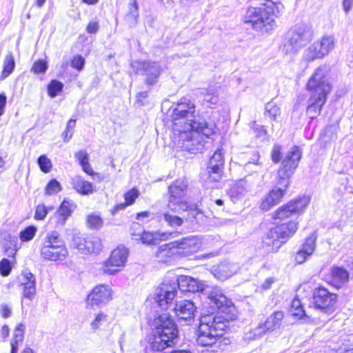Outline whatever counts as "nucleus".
<instances>
[{
	"mask_svg": "<svg viewBox=\"0 0 353 353\" xmlns=\"http://www.w3.org/2000/svg\"><path fill=\"white\" fill-rule=\"evenodd\" d=\"M183 292H200L207 296L208 305L212 311L218 310L223 313L230 312L232 302L229 300L217 288L205 285L203 281L188 276L181 275L174 282L173 285L163 283L156 293V301L162 307H165L175 298L176 286Z\"/></svg>",
	"mask_w": 353,
	"mask_h": 353,
	"instance_id": "nucleus-1",
	"label": "nucleus"
},
{
	"mask_svg": "<svg viewBox=\"0 0 353 353\" xmlns=\"http://www.w3.org/2000/svg\"><path fill=\"white\" fill-rule=\"evenodd\" d=\"M301 158V152L297 146L293 147L288 152L277 171L276 185L262 201L261 210L268 211L281 201L290 185V179L297 168Z\"/></svg>",
	"mask_w": 353,
	"mask_h": 353,
	"instance_id": "nucleus-2",
	"label": "nucleus"
},
{
	"mask_svg": "<svg viewBox=\"0 0 353 353\" xmlns=\"http://www.w3.org/2000/svg\"><path fill=\"white\" fill-rule=\"evenodd\" d=\"M196 106L193 101L187 97L181 98L176 103L172 113V130L181 132L197 129L205 136H210L215 132L214 123H208L202 118L196 117Z\"/></svg>",
	"mask_w": 353,
	"mask_h": 353,
	"instance_id": "nucleus-3",
	"label": "nucleus"
},
{
	"mask_svg": "<svg viewBox=\"0 0 353 353\" xmlns=\"http://www.w3.org/2000/svg\"><path fill=\"white\" fill-rule=\"evenodd\" d=\"M228 321L223 316L211 314L202 315L200 318V325L198 330L196 342L200 346L212 347L213 351L221 349L225 329Z\"/></svg>",
	"mask_w": 353,
	"mask_h": 353,
	"instance_id": "nucleus-4",
	"label": "nucleus"
},
{
	"mask_svg": "<svg viewBox=\"0 0 353 353\" xmlns=\"http://www.w3.org/2000/svg\"><path fill=\"white\" fill-rule=\"evenodd\" d=\"M307 88L312 91L307 101V114L310 119L316 118L327 101V96L331 90L326 70L324 68H318L310 78Z\"/></svg>",
	"mask_w": 353,
	"mask_h": 353,
	"instance_id": "nucleus-5",
	"label": "nucleus"
},
{
	"mask_svg": "<svg viewBox=\"0 0 353 353\" xmlns=\"http://www.w3.org/2000/svg\"><path fill=\"white\" fill-rule=\"evenodd\" d=\"M298 228V223L290 221L270 229L263 239V246L269 252H276L292 236Z\"/></svg>",
	"mask_w": 353,
	"mask_h": 353,
	"instance_id": "nucleus-6",
	"label": "nucleus"
},
{
	"mask_svg": "<svg viewBox=\"0 0 353 353\" xmlns=\"http://www.w3.org/2000/svg\"><path fill=\"white\" fill-rule=\"evenodd\" d=\"M312 37L313 30L310 26L304 23L297 24L288 32L281 50L285 54H296L310 42Z\"/></svg>",
	"mask_w": 353,
	"mask_h": 353,
	"instance_id": "nucleus-7",
	"label": "nucleus"
},
{
	"mask_svg": "<svg viewBox=\"0 0 353 353\" xmlns=\"http://www.w3.org/2000/svg\"><path fill=\"white\" fill-rule=\"evenodd\" d=\"M284 318L282 311H275L263 322H259L256 326L250 328L243 335L246 342L258 340L269 332H272L281 327Z\"/></svg>",
	"mask_w": 353,
	"mask_h": 353,
	"instance_id": "nucleus-8",
	"label": "nucleus"
},
{
	"mask_svg": "<svg viewBox=\"0 0 353 353\" xmlns=\"http://www.w3.org/2000/svg\"><path fill=\"white\" fill-rule=\"evenodd\" d=\"M188 187L186 179H176L168 187L167 206L170 210L177 213L188 210L189 206L185 201Z\"/></svg>",
	"mask_w": 353,
	"mask_h": 353,
	"instance_id": "nucleus-9",
	"label": "nucleus"
},
{
	"mask_svg": "<svg viewBox=\"0 0 353 353\" xmlns=\"http://www.w3.org/2000/svg\"><path fill=\"white\" fill-rule=\"evenodd\" d=\"M174 135L177 137L179 146L183 150L196 154L200 152L204 148V139L210 136H205L197 129L174 132Z\"/></svg>",
	"mask_w": 353,
	"mask_h": 353,
	"instance_id": "nucleus-10",
	"label": "nucleus"
},
{
	"mask_svg": "<svg viewBox=\"0 0 353 353\" xmlns=\"http://www.w3.org/2000/svg\"><path fill=\"white\" fill-rule=\"evenodd\" d=\"M244 22L250 23L255 30L264 32H269L276 26L274 19L267 16L262 8H248L244 16Z\"/></svg>",
	"mask_w": 353,
	"mask_h": 353,
	"instance_id": "nucleus-11",
	"label": "nucleus"
},
{
	"mask_svg": "<svg viewBox=\"0 0 353 353\" xmlns=\"http://www.w3.org/2000/svg\"><path fill=\"white\" fill-rule=\"evenodd\" d=\"M334 45L333 36L324 35L305 50L303 58L307 61L322 59L334 48Z\"/></svg>",
	"mask_w": 353,
	"mask_h": 353,
	"instance_id": "nucleus-12",
	"label": "nucleus"
},
{
	"mask_svg": "<svg viewBox=\"0 0 353 353\" xmlns=\"http://www.w3.org/2000/svg\"><path fill=\"white\" fill-rule=\"evenodd\" d=\"M131 67L135 73L146 76L145 82L148 85H154L163 71L161 64L155 61L135 60L131 62Z\"/></svg>",
	"mask_w": 353,
	"mask_h": 353,
	"instance_id": "nucleus-13",
	"label": "nucleus"
},
{
	"mask_svg": "<svg viewBox=\"0 0 353 353\" xmlns=\"http://www.w3.org/2000/svg\"><path fill=\"white\" fill-rule=\"evenodd\" d=\"M128 256V251L126 248L123 245L118 246L112 252L109 259L103 262L102 271L108 274H117L125 265Z\"/></svg>",
	"mask_w": 353,
	"mask_h": 353,
	"instance_id": "nucleus-14",
	"label": "nucleus"
},
{
	"mask_svg": "<svg viewBox=\"0 0 353 353\" xmlns=\"http://www.w3.org/2000/svg\"><path fill=\"white\" fill-rule=\"evenodd\" d=\"M310 202L308 196H302L291 200L287 204L279 208L272 214L274 219H285L296 214L302 213Z\"/></svg>",
	"mask_w": 353,
	"mask_h": 353,
	"instance_id": "nucleus-15",
	"label": "nucleus"
},
{
	"mask_svg": "<svg viewBox=\"0 0 353 353\" xmlns=\"http://www.w3.org/2000/svg\"><path fill=\"white\" fill-rule=\"evenodd\" d=\"M259 179L257 176L248 175L236 181L228 191V194L233 202L242 199L247 193L252 192L256 186Z\"/></svg>",
	"mask_w": 353,
	"mask_h": 353,
	"instance_id": "nucleus-16",
	"label": "nucleus"
},
{
	"mask_svg": "<svg viewBox=\"0 0 353 353\" xmlns=\"http://www.w3.org/2000/svg\"><path fill=\"white\" fill-rule=\"evenodd\" d=\"M152 326L157 333L177 340L179 331L176 325L167 314H162L155 318Z\"/></svg>",
	"mask_w": 353,
	"mask_h": 353,
	"instance_id": "nucleus-17",
	"label": "nucleus"
},
{
	"mask_svg": "<svg viewBox=\"0 0 353 353\" xmlns=\"http://www.w3.org/2000/svg\"><path fill=\"white\" fill-rule=\"evenodd\" d=\"M176 340L154 331L145 348V353H167L163 352L168 347L175 345Z\"/></svg>",
	"mask_w": 353,
	"mask_h": 353,
	"instance_id": "nucleus-18",
	"label": "nucleus"
},
{
	"mask_svg": "<svg viewBox=\"0 0 353 353\" xmlns=\"http://www.w3.org/2000/svg\"><path fill=\"white\" fill-rule=\"evenodd\" d=\"M312 296L315 307L324 312H328L336 301V295L323 287L315 289Z\"/></svg>",
	"mask_w": 353,
	"mask_h": 353,
	"instance_id": "nucleus-19",
	"label": "nucleus"
},
{
	"mask_svg": "<svg viewBox=\"0 0 353 353\" xmlns=\"http://www.w3.org/2000/svg\"><path fill=\"white\" fill-rule=\"evenodd\" d=\"M179 257L189 256L197 252L201 247V241L197 236H190L174 241Z\"/></svg>",
	"mask_w": 353,
	"mask_h": 353,
	"instance_id": "nucleus-20",
	"label": "nucleus"
},
{
	"mask_svg": "<svg viewBox=\"0 0 353 353\" xmlns=\"http://www.w3.org/2000/svg\"><path fill=\"white\" fill-rule=\"evenodd\" d=\"M224 164L223 154L217 150L210 159L207 168L208 177L212 181H219L223 176Z\"/></svg>",
	"mask_w": 353,
	"mask_h": 353,
	"instance_id": "nucleus-21",
	"label": "nucleus"
},
{
	"mask_svg": "<svg viewBox=\"0 0 353 353\" xmlns=\"http://www.w3.org/2000/svg\"><path fill=\"white\" fill-rule=\"evenodd\" d=\"M112 298L111 289L105 285L95 287L88 295L87 303L89 305H100L107 303Z\"/></svg>",
	"mask_w": 353,
	"mask_h": 353,
	"instance_id": "nucleus-22",
	"label": "nucleus"
},
{
	"mask_svg": "<svg viewBox=\"0 0 353 353\" xmlns=\"http://www.w3.org/2000/svg\"><path fill=\"white\" fill-rule=\"evenodd\" d=\"M174 310L176 315L180 319L184 320L190 323L194 319L196 307L192 301L183 300L175 304Z\"/></svg>",
	"mask_w": 353,
	"mask_h": 353,
	"instance_id": "nucleus-23",
	"label": "nucleus"
},
{
	"mask_svg": "<svg viewBox=\"0 0 353 353\" xmlns=\"http://www.w3.org/2000/svg\"><path fill=\"white\" fill-rule=\"evenodd\" d=\"M316 236L314 233L310 235L303 244L301 248L296 252L295 256L296 261L301 264L305 261L307 257L310 256L316 248Z\"/></svg>",
	"mask_w": 353,
	"mask_h": 353,
	"instance_id": "nucleus-24",
	"label": "nucleus"
},
{
	"mask_svg": "<svg viewBox=\"0 0 353 353\" xmlns=\"http://www.w3.org/2000/svg\"><path fill=\"white\" fill-rule=\"evenodd\" d=\"M41 255L44 259L48 261H63L68 256V251L67 248L41 246Z\"/></svg>",
	"mask_w": 353,
	"mask_h": 353,
	"instance_id": "nucleus-25",
	"label": "nucleus"
},
{
	"mask_svg": "<svg viewBox=\"0 0 353 353\" xmlns=\"http://www.w3.org/2000/svg\"><path fill=\"white\" fill-rule=\"evenodd\" d=\"M174 241L161 245L156 252V256L159 261L167 263L172 259L179 258L177 248Z\"/></svg>",
	"mask_w": 353,
	"mask_h": 353,
	"instance_id": "nucleus-26",
	"label": "nucleus"
},
{
	"mask_svg": "<svg viewBox=\"0 0 353 353\" xmlns=\"http://www.w3.org/2000/svg\"><path fill=\"white\" fill-rule=\"evenodd\" d=\"M330 273V283L336 288H342L349 281L350 274L342 267H332Z\"/></svg>",
	"mask_w": 353,
	"mask_h": 353,
	"instance_id": "nucleus-27",
	"label": "nucleus"
},
{
	"mask_svg": "<svg viewBox=\"0 0 353 353\" xmlns=\"http://www.w3.org/2000/svg\"><path fill=\"white\" fill-rule=\"evenodd\" d=\"M35 276L30 272H26L22 275L21 285L23 286V296L30 300L36 292Z\"/></svg>",
	"mask_w": 353,
	"mask_h": 353,
	"instance_id": "nucleus-28",
	"label": "nucleus"
},
{
	"mask_svg": "<svg viewBox=\"0 0 353 353\" xmlns=\"http://www.w3.org/2000/svg\"><path fill=\"white\" fill-rule=\"evenodd\" d=\"M72 185L74 190L81 195L88 196L95 192L92 183L79 175L72 179Z\"/></svg>",
	"mask_w": 353,
	"mask_h": 353,
	"instance_id": "nucleus-29",
	"label": "nucleus"
},
{
	"mask_svg": "<svg viewBox=\"0 0 353 353\" xmlns=\"http://www.w3.org/2000/svg\"><path fill=\"white\" fill-rule=\"evenodd\" d=\"M214 276L220 279L225 280L232 276L236 272V266L228 262L219 263L214 270Z\"/></svg>",
	"mask_w": 353,
	"mask_h": 353,
	"instance_id": "nucleus-30",
	"label": "nucleus"
},
{
	"mask_svg": "<svg viewBox=\"0 0 353 353\" xmlns=\"http://www.w3.org/2000/svg\"><path fill=\"white\" fill-rule=\"evenodd\" d=\"M261 5L267 16H271L272 18L279 17L283 10V6L281 3H276L272 0H264Z\"/></svg>",
	"mask_w": 353,
	"mask_h": 353,
	"instance_id": "nucleus-31",
	"label": "nucleus"
},
{
	"mask_svg": "<svg viewBox=\"0 0 353 353\" xmlns=\"http://www.w3.org/2000/svg\"><path fill=\"white\" fill-rule=\"evenodd\" d=\"M42 246L66 248L64 241L57 231H52L47 234Z\"/></svg>",
	"mask_w": 353,
	"mask_h": 353,
	"instance_id": "nucleus-32",
	"label": "nucleus"
},
{
	"mask_svg": "<svg viewBox=\"0 0 353 353\" xmlns=\"http://www.w3.org/2000/svg\"><path fill=\"white\" fill-rule=\"evenodd\" d=\"M73 204L68 201L64 200L57 212V222L63 225L67 219L71 215Z\"/></svg>",
	"mask_w": 353,
	"mask_h": 353,
	"instance_id": "nucleus-33",
	"label": "nucleus"
},
{
	"mask_svg": "<svg viewBox=\"0 0 353 353\" xmlns=\"http://www.w3.org/2000/svg\"><path fill=\"white\" fill-rule=\"evenodd\" d=\"M15 68V61L11 52L7 54L3 60V70L0 74V80L3 81L9 77Z\"/></svg>",
	"mask_w": 353,
	"mask_h": 353,
	"instance_id": "nucleus-34",
	"label": "nucleus"
},
{
	"mask_svg": "<svg viewBox=\"0 0 353 353\" xmlns=\"http://www.w3.org/2000/svg\"><path fill=\"white\" fill-rule=\"evenodd\" d=\"M85 248L84 254L98 252L101 250V242L99 238L97 236L84 237Z\"/></svg>",
	"mask_w": 353,
	"mask_h": 353,
	"instance_id": "nucleus-35",
	"label": "nucleus"
},
{
	"mask_svg": "<svg viewBox=\"0 0 353 353\" xmlns=\"http://www.w3.org/2000/svg\"><path fill=\"white\" fill-rule=\"evenodd\" d=\"M161 220H163L169 227L173 228H177L183 223V219L181 217L172 214L169 212L163 213Z\"/></svg>",
	"mask_w": 353,
	"mask_h": 353,
	"instance_id": "nucleus-36",
	"label": "nucleus"
},
{
	"mask_svg": "<svg viewBox=\"0 0 353 353\" xmlns=\"http://www.w3.org/2000/svg\"><path fill=\"white\" fill-rule=\"evenodd\" d=\"M126 17L131 21V24L134 26L139 17V6L137 0H130L128 3V12Z\"/></svg>",
	"mask_w": 353,
	"mask_h": 353,
	"instance_id": "nucleus-37",
	"label": "nucleus"
},
{
	"mask_svg": "<svg viewBox=\"0 0 353 353\" xmlns=\"http://www.w3.org/2000/svg\"><path fill=\"white\" fill-rule=\"evenodd\" d=\"M134 228L137 230H139V232L137 233V236H139V239L141 240L143 243L145 244H152L154 243V238L153 235L150 232H146L143 231L141 227V225L139 223H134L132 225V229ZM132 236H136L135 234L132 233ZM136 239H138V238H136Z\"/></svg>",
	"mask_w": 353,
	"mask_h": 353,
	"instance_id": "nucleus-38",
	"label": "nucleus"
},
{
	"mask_svg": "<svg viewBox=\"0 0 353 353\" xmlns=\"http://www.w3.org/2000/svg\"><path fill=\"white\" fill-rule=\"evenodd\" d=\"M63 84L61 81L53 79L51 80L48 85V93L51 98H54L57 96L59 92L62 91Z\"/></svg>",
	"mask_w": 353,
	"mask_h": 353,
	"instance_id": "nucleus-39",
	"label": "nucleus"
},
{
	"mask_svg": "<svg viewBox=\"0 0 353 353\" xmlns=\"http://www.w3.org/2000/svg\"><path fill=\"white\" fill-rule=\"evenodd\" d=\"M62 190L61 183L55 179H51L45 188V195L51 196Z\"/></svg>",
	"mask_w": 353,
	"mask_h": 353,
	"instance_id": "nucleus-40",
	"label": "nucleus"
},
{
	"mask_svg": "<svg viewBox=\"0 0 353 353\" xmlns=\"http://www.w3.org/2000/svg\"><path fill=\"white\" fill-rule=\"evenodd\" d=\"M290 312L292 316L299 318H301L305 315V311L299 299H294L292 301Z\"/></svg>",
	"mask_w": 353,
	"mask_h": 353,
	"instance_id": "nucleus-41",
	"label": "nucleus"
},
{
	"mask_svg": "<svg viewBox=\"0 0 353 353\" xmlns=\"http://www.w3.org/2000/svg\"><path fill=\"white\" fill-rule=\"evenodd\" d=\"M37 229L34 226H28L20 232V239L22 241H28L33 239Z\"/></svg>",
	"mask_w": 353,
	"mask_h": 353,
	"instance_id": "nucleus-42",
	"label": "nucleus"
},
{
	"mask_svg": "<svg viewBox=\"0 0 353 353\" xmlns=\"http://www.w3.org/2000/svg\"><path fill=\"white\" fill-rule=\"evenodd\" d=\"M37 163L40 167V169L45 173H48L50 171L52 168V163L46 155L40 156L37 159Z\"/></svg>",
	"mask_w": 353,
	"mask_h": 353,
	"instance_id": "nucleus-43",
	"label": "nucleus"
},
{
	"mask_svg": "<svg viewBox=\"0 0 353 353\" xmlns=\"http://www.w3.org/2000/svg\"><path fill=\"white\" fill-rule=\"evenodd\" d=\"M87 223L90 228L97 229L102 226L103 220L98 215L91 214L87 218Z\"/></svg>",
	"mask_w": 353,
	"mask_h": 353,
	"instance_id": "nucleus-44",
	"label": "nucleus"
},
{
	"mask_svg": "<svg viewBox=\"0 0 353 353\" xmlns=\"http://www.w3.org/2000/svg\"><path fill=\"white\" fill-rule=\"evenodd\" d=\"M48 69L47 63L43 60H39L34 63L31 71L35 74L45 73Z\"/></svg>",
	"mask_w": 353,
	"mask_h": 353,
	"instance_id": "nucleus-45",
	"label": "nucleus"
},
{
	"mask_svg": "<svg viewBox=\"0 0 353 353\" xmlns=\"http://www.w3.org/2000/svg\"><path fill=\"white\" fill-rule=\"evenodd\" d=\"M12 270L11 261L7 259H3L0 261V274L3 276H7Z\"/></svg>",
	"mask_w": 353,
	"mask_h": 353,
	"instance_id": "nucleus-46",
	"label": "nucleus"
},
{
	"mask_svg": "<svg viewBox=\"0 0 353 353\" xmlns=\"http://www.w3.org/2000/svg\"><path fill=\"white\" fill-rule=\"evenodd\" d=\"M265 110L269 117L274 120H276L277 116L281 113L280 108L273 103H268L265 106Z\"/></svg>",
	"mask_w": 353,
	"mask_h": 353,
	"instance_id": "nucleus-47",
	"label": "nucleus"
},
{
	"mask_svg": "<svg viewBox=\"0 0 353 353\" xmlns=\"http://www.w3.org/2000/svg\"><path fill=\"white\" fill-rule=\"evenodd\" d=\"M72 246L81 253H85V243L84 236H74L72 240Z\"/></svg>",
	"mask_w": 353,
	"mask_h": 353,
	"instance_id": "nucleus-48",
	"label": "nucleus"
},
{
	"mask_svg": "<svg viewBox=\"0 0 353 353\" xmlns=\"http://www.w3.org/2000/svg\"><path fill=\"white\" fill-rule=\"evenodd\" d=\"M282 147L279 144H274L273 145L272 152H271V158L272 161L274 163H278L282 157Z\"/></svg>",
	"mask_w": 353,
	"mask_h": 353,
	"instance_id": "nucleus-49",
	"label": "nucleus"
},
{
	"mask_svg": "<svg viewBox=\"0 0 353 353\" xmlns=\"http://www.w3.org/2000/svg\"><path fill=\"white\" fill-rule=\"evenodd\" d=\"M85 65V59L81 55H77L71 61V66L78 71H81Z\"/></svg>",
	"mask_w": 353,
	"mask_h": 353,
	"instance_id": "nucleus-50",
	"label": "nucleus"
},
{
	"mask_svg": "<svg viewBox=\"0 0 353 353\" xmlns=\"http://www.w3.org/2000/svg\"><path fill=\"white\" fill-rule=\"evenodd\" d=\"M25 325L23 323L18 324L14 330L12 339L16 341H23L25 332Z\"/></svg>",
	"mask_w": 353,
	"mask_h": 353,
	"instance_id": "nucleus-51",
	"label": "nucleus"
},
{
	"mask_svg": "<svg viewBox=\"0 0 353 353\" xmlns=\"http://www.w3.org/2000/svg\"><path fill=\"white\" fill-rule=\"evenodd\" d=\"M48 214V208L43 204L38 205L36 208L34 218L37 220H43Z\"/></svg>",
	"mask_w": 353,
	"mask_h": 353,
	"instance_id": "nucleus-52",
	"label": "nucleus"
},
{
	"mask_svg": "<svg viewBox=\"0 0 353 353\" xmlns=\"http://www.w3.org/2000/svg\"><path fill=\"white\" fill-rule=\"evenodd\" d=\"M75 159L79 161L80 165H83L84 163H89L88 161V153L85 150L78 151L74 154Z\"/></svg>",
	"mask_w": 353,
	"mask_h": 353,
	"instance_id": "nucleus-53",
	"label": "nucleus"
},
{
	"mask_svg": "<svg viewBox=\"0 0 353 353\" xmlns=\"http://www.w3.org/2000/svg\"><path fill=\"white\" fill-rule=\"evenodd\" d=\"M250 127L253 129L254 132L258 137H264L266 134V130L263 125L256 123L253 121L250 123Z\"/></svg>",
	"mask_w": 353,
	"mask_h": 353,
	"instance_id": "nucleus-54",
	"label": "nucleus"
},
{
	"mask_svg": "<svg viewBox=\"0 0 353 353\" xmlns=\"http://www.w3.org/2000/svg\"><path fill=\"white\" fill-rule=\"evenodd\" d=\"M138 195L139 192L136 189H132L128 192L125 194V200L127 204H128L129 205L132 204L134 202L136 198L138 196Z\"/></svg>",
	"mask_w": 353,
	"mask_h": 353,
	"instance_id": "nucleus-55",
	"label": "nucleus"
},
{
	"mask_svg": "<svg viewBox=\"0 0 353 353\" xmlns=\"http://www.w3.org/2000/svg\"><path fill=\"white\" fill-rule=\"evenodd\" d=\"M205 96L204 101L211 104H216L218 102V99L212 93H209L207 89H203L201 92Z\"/></svg>",
	"mask_w": 353,
	"mask_h": 353,
	"instance_id": "nucleus-56",
	"label": "nucleus"
},
{
	"mask_svg": "<svg viewBox=\"0 0 353 353\" xmlns=\"http://www.w3.org/2000/svg\"><path fill=\"white\" fill-rule=\"evenodd\" d=\"M106 316L103 314H99L95 319L91 323V326L93 329H97L99 325H100V323L101 321H106Z\"/></svg>",
	"mask_w": 353,
	"mask_h": 353,
	"instance_id": "nucleus-57",
	"label": "nucleus"
},
{
	"mask_svg": "<svg viewBox=\"0 0 353 353\" xmlns=\"http://www.w3.org/2000/svg\"><path fill=\"white\" fill-rule=\"evenodd\" d=\"M99 29V25L97 22H90L87 26L86 30L88 33L94 34Z\"/></svg>",
	"mask_w": 353,
	"mask_h": 353,
	"instance_id": "nucleus-58",
	"label": "nucleus"
},
{
	"mask_svg": "<svg viewBox=\"0 0 353 353\" xmlns=\"http://www.w3.org/2000/svg\"><path fill=\"white\" fill-rule=\"evenodd\" d=\"M81 168H82V170H83V172L90 176H93L94 175H98V174L95 173L93 171L90 163H84L83 165H81Z\"/></svg>",
	"mask_w": 353,
	"mask_h": 353,
	"instance_id": "nucleus-59",
	"label": "nucleus"
},
{
	"mask_svg": "<svg viewBox=\"0 0 353 353\" xmlns=\"http://www.w3.org/2000/svg\"><path fill=\"white\" fill-rule=\"evenodd\" d=\"M353 6V0H343V8L345 13H348Z\"/></svg>",
	"mask_w": 353,
	"mask_h": 353,
	"instance_id": "nucleus-60",
	"label": "nucleus"
},
{
	"mask_svg": "<svg viewBox=\"0 0 353 353\" xmlns=\"http://www.w3.org/2000/svg\"><path fill=\"white\" fill-rule=\"evenodd\" d=\"M1 307V316L3 318H8L11 315L10 308L6 304L2 305Z\"/></svg>",
	"mask_w": 353,
	"mask_h": 353,
	"instance_id": "nucleus-61",
	"label": "nucleus"
},
{
	"mask_svg": "<svg viewBox=\"0 0 353 353\" xmlns=\"http://www.w3.org/2000/svg\"><path fill=\"white\" fill-rule=\"evenodd\" d=\"M7 98L4 94H0V116L3 114L4 108L6 104Z\"/></svg>",
	"mask_w": 353,
	"mask_h": 353,
	"instance_id": "nucleus-62",
	"label": "nucleus"
},
{
	"mask_svg": "<svg viewBox=\"0 0 353 353\" xmlns=\"http://www.w3.org/2000/svg\"><path fill=\"white\" fill-rule=\"evenodd\" d=\"M5 253L8 257L13 258L14 259L15 254L17 253V250L10 247H6Z\"/></svg>",
	"mask_w": 353,
	"mask_h": 353,
	"instance_id": "nucleus-63",
	"label": "nucleus"
},
{
	"mask_svg": "<svg viewBox=\"0 0 353 353\" xmlns=\"http://www.w3.org/2000/svg\"><path fill=\"white\" fill-rule=\"evenodd\" d=\"M19 343H22V341H16L14 339H12L11 342H10V345H11V352L10 353H17Z\"/></svg>",
	"mask_w": 353,
	"mask_h": 353,
	"instance_id": "nucleus-64",
	"label": "nucleus"
}]
</instances>
